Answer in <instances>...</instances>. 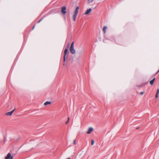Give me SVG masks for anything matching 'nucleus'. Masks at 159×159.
I'll list each match as a JSON object with an SVG mask.
<instances>
[{
	"label": "nucleus",
	"mask_w": 159,
	"mask_h": 159,
	"mask_svg": "<svg viewBox=\"0 0 159 159\" xmlns=\"http://www.w3.org/2000/svg\"><path fill=\"white\" fill-rule=\"evenodd\" d=\"M89 3H90L92 2L93 0H87Z\"/></svg>",
	"instance_id": "nucleus-14"
},
{
	"label": "nucleus",
	"mask_w": 159,
	"mask_h": 159,
	"mask_svg": "<svg viewBox=\"0 0 159 159\" xmlns=\"http://www.w3.org/2000/svg\"><path fill=\"white\" fill-rule=\"evenodd\" d=\"M159 70L156 72V74H157L159 72Z\"/></svg>",
	"instance_id": "nucleus-25"
},
{
	"label": "nucleus",
	"mask_w": 159,
	"mask_h": 159,
	"mask_svg": "<svg viewBox=\"0 0 159 159\" xmlns=\"http://www.w3.org/2000/svg\"><path fill=\"white\" fill-rule=\"evenodd\" d=\"M70 159V158H69H69H67V159Z\"/></svg>",
	"instance_id": "nucleus-27"
},
{
	"label": "nucleus",
	"mask_w": 159,
	"mask_h": 159,
	"mask_svg": "<svg viewBox=\"0 0 159 159\" xmlns=\"http://www.w3.org/2000/svg\"><path fill=\"white\" fill-rule=\"evenodd\" d=\"M69 121L67 120V121L66 122V124H67L68 123Z\"/></svg>",
	"instance_id": "nucleus-23"
},
{
	"label": "nucleus",
	"mask_w": 159,
	"mask_h": 159,
	"mask_svg": "<svg viewBox=\"0 0 159 159\" xmlns=\"http://www.w3.org/2000/svg\"><path fill=\"white\" fill-rule=\"evenodd\" d=\"M79 9V7H76V10H78Z\"/></svg>",
	"instance_id": "nucleus-21"
},
{
	"label": "nucleus",
	"mask_w": 159,
	"mask_h": 159,
	"mask_svg": "<svg viewBox=\"0 0 159 159\" xmlns=\"http://www.w3.org/2000/svg\"><path fill=\"white\" fill-rule=\"evenodd\" d=\"M107 29V27L106 26H104L103 27V31L104 33L105 34L106 32V29Z\"/></svg>",
	"instance_id": "nucleus-9"
},
{
	"label": "nucleus",
	"mask_w": 159,
	"mask_h": 159,
	"mask_svg": "<svg viewBox=\"0 0 159 159\" xmlns=\"http://www.w3.org/2000/svg\"><path fill=\"white\" fill-rule=\"evenodd\" d=\"M68 51V48H66L65 50L64 53V61L65 62L66 60V55Z\"/></svg>",
	"instance_id": "nucleus-4"
},
{
	"label": "nucleus",
	"mask_w": 159,
	"mask_h": 159,
	"mask_svg": "<svg viewBox=\"0 0 159 159\" xmlns=\"http://www.w3.org/2000/svg\"><path fill=\"white\" fill-rule=\"evenodd\" d=\"M69 43L67 45V48L69 47Z\"/></svg>",
	"instance_id": "nucleus-24"
},
{
	"label": "nucleus",
	"mask_w": 159,
	"mask_h": 159,
	"mask_svg": "<svg viewBox=\"0 0 159 159\" xmlns=\"http://www.w3.org/2000/svg\"><path fill=\"white\" fill-rule=\"evenodd\" d=\"M69 119H70L69 118V117H68V120L69 121Z\"/></svg>",
	"instance_id": "nucleus-26"
},
{
	"label": "nucleus",
	"mask_w": 159,
	"mask_h": 159,
	"mask_svg": "<svg viewBox=\"0 0 159 159\" xmlns=\"http://www.w3.org/2000/svg\"><path fill=\"white\" fill-rule=\"evenodd\" d=\"M34 27H35V25H34L33 26V28H32V30H33L34 29Z\"/></svg>",
	"instance_id": "nucleus-22"
},
{
	"label": "nucleus",
	"mask_w": 159,
	"mask_h": 159,
	"mask_svg": "<svg viewBox=\"0 0 159 159\" xmlns=\"http://www.w3.org/2000/svg\"><path fill=\"white\" fill-rule=\"evenodd\" d=\"M77 16V15L73 14V20L74 21H75V20Z\"/></svg>",
	"instance_id": "nucleus-10"
},
{
	"label": "nucleus",
	"mask_w": 159,
	"mask_h": 159,
	"mask_svg": "<svg viewBox=\"0 0 159 159\" xmlns=\"http://www.w3.org/2000/svg\"><path fill=\"white\" fill-rule=\"evenodd\" d=\"M94 143V141L93 140H92L91 141V144L92 145H93Z\"/></svg>",
	"instance_id": "nucleus-15"
},
{
	"label": "nucleus",
	"mask_w": 159,
	"mask_h": 159,
	"mask_svg": "<svg viewBox=\"0 0 159 159\" xmlns=\"http://www.w3.org/2000/svg\"><path fill=\"white\" fill-rule=\"evenodd\" d=\"M12 157L11 156L10 153H8L7 156L5 157V159H12Z\"/></svg>",
	"instance_id": "nucleus-2"
},
{
	"label": "nucleus",
	"mask_w": 159,
	"mask_h": 159,
	"mask_svg": "<svg viewBox=\"0 0 159 159\" xmlns=\"http://www.w3.org/2000/svg\"><path fill=\"white\" fill-rule=\"evenodd\" d=\"M158 94L157 93H156V96H155V97L156 98H157V97H158Z\"/></svg>",
	"instance_id": "nucleus-20"
},
{
	"label": "nucleus",
	"mask_w": 159,
	"mask_h": 159,
	"mask_svg": "<svg viewBox=\"0 0 159 159\" xmlns=\"http://www.w3.org/2000/svg\"><path fill=\"white\" fill-rule=\"evenodd\" d=\"M51 103V102H48V101H46L44 103V105H47L48 104H50Z\"/></svg>",
	"instance_id": "nucleus-11"
},
{
	"label": "nucleus",
	"mask_w": 159,
	"mask_h": 159,
	"mask_svg": "<svg viewBox=\"0 0 159 159\" xmlns=\"http://www.w3.org/2000/svg\"><path fill=\"white\" fill-rule=\"evenodd\" d=\"M15 110V109H14L12 111L10 112H7L5 114V115L7 116H11L12 115V114L13 113L14 111Z\"/></svg>",
	"instance_id": "nucleus-3"
},
{
	"label": "nucleus",
	"mask_w": 159,
	"mask_h": 159,
	"mask_svg": "<svg viewBox=\"0 0 159 159\" xmlns=\"http://www.w3.org/2000/svg\"><path fill=\"white\" fill-rule=\"evenodd\" d=\"M92 11V9L91 8H89V9H88L85 12V15H88L90 12Z\"/></svg>",
	"instance_id": "nucleus-7"
},
{
	"label": "nucleus",
	"mask_w": 159,
	"mask_h": 159,
	"mask_svg": "<svg viewBox=\"0 0 159 159\" xmlns=\"http://www.w3.org/2000/svg\"><path fill=\"white\" fill-rule=\"evenodd\" d=\"M43 19V18L41 19H40V20H39L38 22V23H40L41 21H42V20Z\"/></svg>",
	"instance_id": "nucleus-17"
},
{
	"label": "nucleus",
	"mask_w": 159,
	"mask_h": 159,
	"mask_svg": "<svg viewBox=\"0 0 159 159\" xmlns=\"http://www.w3.org/2000/svg\"><path fill=\"white\" fill-rule=\"evenodd\" d=\"M93 130V129L92 127H90L89 128L87 133L88 134H90Z\"/></svg>",
	"instance_id": "nucleus-6"
},
{
	"label": "nucleus",
	"mask_w": 159,
	"mask_h": 159,
	"mask_svg": "<svg viewBox=\"0 0 159 159\" xmlns=\"http://www.w3.org/2000/svg\"><path fill=\"white\" fill-rule=\"evenodd\" d=\"M76 141H75V140H74V141H73V143L74 144H75V143H76Z\"/></svg>",
	"instance_id": "nucleus-18"
},
{
	"label": "nucleus",
	"mask_w": 159,
	"mask_h": 159,
	"mask_svg": "<svg viewBox=\"0 0 159 159\" xmlns=\"http://www.w3.org/2000/svg\"><path fill=\"white\" fill-rule=\"evenodd\" d=\"M70 52L72 54H74L75 53V51L74 47H70Z\"/></svg>",
	"instance_id": "nucleus-5"
},
{
	"label": "nucleus",
	"mask_w": 159,
	"mask_h": 159,
	"mask_svg": "<svg viewBox=\"0 0 159 159\" xmlns=\"http://www.w3.org/2000/svg\"><path fill=\"white\" fill-rule=\"evenodd\" d=\"M74 42H73L71 43L70 47H74Z\"/></svg>",
	"instance_id": "nucleus-13"
},
{
	"label": "nucleus",
	"mask_w": 159,
	"mask_h": 159,
	"mask_svg": "<svg viewBox=\"0 0 159 159\" xmlns=\"http://www.w3.org/2000/svg\"><path fill=\"white\" fill-rule=\"evenodd\" d=\"M144 93V92H141L140 93V94L141 95H143Z\"/></svg>",
	"instance_id": "nucleus-19"
},
{
	"label": "nucleus",
	"mask_w": 159,
	"mask_h": 159,
	"mask_svg": "<svg viewBox=\"0 0 159 159\" xmlns=\"http://www.w3.org/2000/svg\"><path fill=\"white\" fill-rule=\"evenodd\" d=\"M155 78H154L152 80L150 81V84L151 85H152L154 83V82L155 80Z\"/></svg>",
	"instance_id": "nucleus-8"
},
{
	"label": "nucleus",
	"mask_w": 159,
	"mask_h": 159,
	"mask_svg": "<svg viewBox=\"0 0 159 159\" xmlns=\"http://www.w3.org/2000/svg\"><path fill=\"white\" fill-rule=\"evenodd\" d=\"M78 11H79L78 10H76L75 9V12H74V14L77 15L78 13Z\"/></svg>",
	"instance_id": "nucleus-12"
},
{
	"label": "nucleus",
	"mask_w": 159,
	"mask_h": 159,
	"mask_svg": "<svg viewBox=\"0 0 159 159\" xmlns=\"http://www.w3.org/2000/svg\"><path fill=\"white\" fill-rule=\"evenodd\" d=\"M66 8L65 6H63L61 8V12L64 15L66 13Z\"/></svg>",
	"instance_id": "nucleus-1"
},
{
	"label": "nucleus",
	"mask_w": 159,
	"mask_h": 159,
	"mask_svg": "<svg viewBox=\"0 0 159 159\" xmlns=\"http://www.w3.org/2000/svg\"><path fill=\"white\" fill-rule=\"evenodd\" d=\"M159 93V89H157V93H157L158 94Z\"/></svg>",
	"instance_id": "nucleus-16"
}]
</instances>
